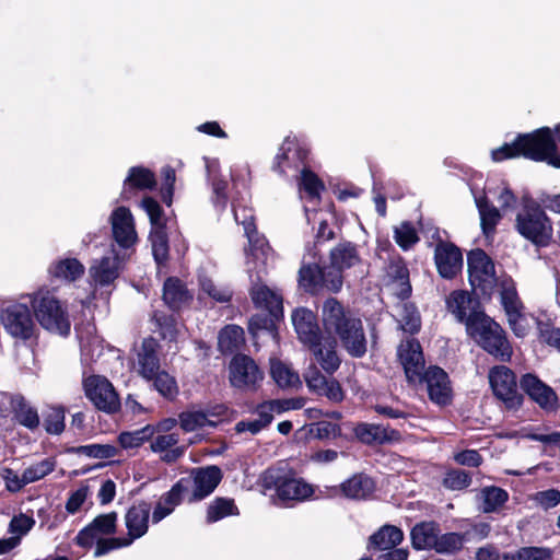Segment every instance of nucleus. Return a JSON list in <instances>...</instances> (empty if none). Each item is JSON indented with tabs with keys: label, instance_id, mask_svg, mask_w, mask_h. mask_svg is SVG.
<instances>
[{
	"label": "nucleus",
	"instance_id": "1",
	"mask_svg": "<svg viewBox=\"0 0 560 560\" xmlns=\"http://www.w3.org/2000/svg\"><path fill=\"white\" fill-rule=\"evenodd\" d=\"M322 323L328 335L338 337L349 355L362 358L366 353L362 320L337 299L329 298L323 303Z\"/></svg>",
	"mask_w": 560,
	"mask_h": 560
},
{
	"label": "nucleus",
	"instance_id": "2",
	"mask_svg": "<svg viewBox=\"0 0 560 560\" xmlns=\"http://www.w3.org/2000/svg\"><path fill=\"white\" fill-rule=\"evenodd\" d=\"M560 141V125L556 128ZM492 160L501 162L506 159L525 156L535 161H547L549 164L560 167V154H557V145L551 130L547 127L528 135L518 136L512 143H505L491 152Z\"/></svg>",
	"mask_w": 560,
	"mask_h": 560
},
{
	"label": "nucleus",
	"instance_id": "3",
	"mask_svg": "<svg viewBox=\"0 0 560 560\" xmlns=\"http://www.w3.org/2000/svg\"><path fill=\"white\" fill-rule=\"evenodd\" d=\"M516 231L538 247L550 244L553 235L552 223L540 205L526 200L515 220Z\"/></svg>",
	"mask_w": 560,
	"mask_h": 560
},
{
	"label": "nucleus",
	"instance_id": "4",
	"mask_svg": "<svg viewBox=\"0 0 560 560\" xmlns=\"http://www.w3.org/2000/svg\"><path fill=\"white\" fill-rule=\"evenodd\" d=\"M468 335L489 354L503 362L512 358V346L504 329L488 315L468 325Z\"/></svg>",
	"mask_w": 560,
	"mask_h": 560
},
{
	"label": "nucleus",
	"instance_id": "5",
	"mask_svg": "<svg viewBox=\"0 0 560 560\" xmlns=\"http://www.w3.org/2000/svg\"><path fill=\"white\" fill-rule=\"evenodd\" d=\"M31 303L34 315L43 328L61 336L70 332L71 325L67 310L51 292L38 290L31 295Z\"/></svg>",
	"mask_w": 560,
	"mask_h": 560
},
{
	"label": "nucleus",
	"instance_id": "6",
	"mask_svg": "<svg viewBox=\"0 0 560 560\" xmlns=\"http://www.w3.org/2000/svg\"><path fill=\"white\" fill-rule=\"evenodd\" d=\"M268 260L247 259V272L250 279V298L256 307L268 311L270 316L277 318L282 314V296L261 281V275L266 272Z\"/></svg>",
	"mask_w": 560,
	"mask_h": 560
},
{
	"label": "nucleus",
	"instance_id": "7",
	"mask_svg": "<svg viewBox=\"0 0 560 560\" xmlns=\"http://www.w3.org/2000/svg\"><path fill=\"white\" fill-rule=\"evenodd\" d=\"M0 320L4 330L14 339L26 341L35 335L34 315L25 303L13 302L2 307Z\"/></svg>",
	"mask_w": 560,
	"mask_h": 560
},
{
	"label": "nucleus",
	"instance_id": "8",
	"mask_svg": "<svg viewBox=\"0 0 560 560\" xmlns=\"http://www.w3.org/2000/svg\"><path fill=\"white\" fill-rule=\"evenodd\" d=\"M85 396L101 411L115 413L120 408V399L113 384L104 376L91 375L83 380Z\"/></svg>",
	"mask_w": 560,
	"mask_h": 560
},
{
	"label": "nucleus",
	"instance_id": "9",
	"mask_svg": "<svg viewBox=\"0 0 560 560\" xmlns=\"http://www.w3.org/2000/svg\"><path fill=\"white\" fill-rule=\"evenodd\" d=\"M232 206L234 219L237 223L243 225L245 235L248 238L249 248L246 254L247 259H261L265 264V261L269 260V258L272 256V253L265 237L259 236L256 231L252 210L247 209L246 207H241L235 202H233Z\"/></svg>",
	"mask_w": 560,
	"mask_h": 560
},
{
	"label": "nucleus",
	"instance_id": "10",
	"mask_svg": "<svg viewBox=\"0 0 560 560\" xmlns=\"http://www.w3.org/2000/svg\"><path fill=\"white\" fill-rule=\"evenodd\" d=\"M264 380V373L256 362L243 354L235 355L230 363V383L233 387L255 392Z\"/></svg>",
	"mask_w": 560,
	"mask_h": 560
},
{
	"label": "nucleus",
	"instance_id": "11",
	"mask_svg": "<svg viewBox=\"0 0 560 560\" xmlns=\"http://www.w3.org/2000/svg\"><path fill=\"white\" fill-rule=\"evenodd\" d=\"M489 382L493 394L506 407L516 408L522 405L523 397L517 392L516 376L511 369L505 365L493 366L489 372Z\"/></svg>",
	"mask_w": 560,
	"mask_h": 560
},
{
	"label": "nucleus",
	"instance_id": "12",
	"mask_svg": "<svg viewBox=\"0 0 560 560\" xmlns=\"http://www.w3.org/2000/svg\"><path fill=\"white\" fill-rule=\"evenodd\" d=\"M471 287L487 293L495 283V270L491 258L482 249H474L467 256Z\"/></svg>",
	"mask_w": 560,
	"mask_h": 560
},
{
	"label": "nucleus",
	"instance_id": "13",
	"mask_svg": "<svg viewBox=\"0 0 560 560\" xmlns=\"http://www.w3.org/2000/svg\"><path fill=\"white\" fill-rule=\"evenodd\" d=\"M520 386L545 412L553 413L559 410L560 402L557 393L537 375L524 374L520 380Z\"/></svg>",
	"mask_w": 560,
	"mask_h": 560
},
{
	"label": "nucleus",
	"instance_id": "14",
	"mask_svg": "<svg viewBox=\"0 0 560 560\" xmlns=\"http://www.w3.org/2000/svg\"><path fill=\"white\" fill-rule=\"evenodd\" d=\"M417 383L424 384L430 400L439 406H446L452 400V387L447 373L432 365L424 370Z\"/></svg>",
	"mask_w": 560,
	"mask_h": 560
},
{
	"label": "nucleus",
	"instance_id": "15",
	"mask_svg": "<svg viewBox=\"0 0 560 560\" xmlns=\"http://www.w3.org/2000/svg\"><path fill=\"white\" fill-rule=\"evenodd\" d=\"M191 482L188 492H185L186 501L194 503L210 495L222 479V471L218 466H207L191 470Z\"/></svg>",
	"mask_w": 560,
	"mask_h": 560
},
{
	"label": "nucleus",
	"instance_id": "16",
	"mask_svg": "<svg viewBox=\"0 0 560 560\" xmlns=\"http://www.w3.org/2000/svg\"><path fill=\"white\" fill-rule=\"evenodd\" d=\"M446 306L459 323H465L467 331L471 322H477L486 315L478 299L463 290L453 291L446 299Z\"/></svg>",
	"mask_w": 560,
	"mask_h": 560
},
{
	"label": "nucleus",
	"instance_id": "17",
	"mask_svg": "<svg viewBox=\"0 0 560 560\" xmlns=\"http://www.w3.org/2000/svg\"><path fill=\"white\" fill-rule=\"evenodd\" d=\"M113 237L121 248H131L137 240L135 220L131 211L126 207H117L110 214Z\"/></svg>",
	"mask_w": 560,
	"mask_h": 560
},
{
	"label": "nucleus",
	"instance_id": "18",
	"mask_svg": "<svg viewBox=\"0 0 560 560\" xmlns=\"http://www.w3.org/2000/svg\"><path fill=\"white\" fill-rule=\"evenodd\" d=\"M398 359L409 383L416 384L424 369V357L416 339H406L397 349Z\"/></svg>",
	"mask_w": 560,
	"mask_h": 560
},
{
	"label": "nucleus",
	"instance_id": "19",
	"mask_svg": "<svg viewBox=\"0 0 560 560\" xmlns=\"http://www.w3.org/2000/svg\"><path fill=\"white\" fill-rule=\"evenodd\" d=\"M265 480L276 486L277 494L283 501H304L314 493L313 486L303 479L285 478L281 480L276 476L275 470H268Z\"/></svg>",
	"mask_w": 560,
	"mask_h": 560
},
{
	"label": "nucleus",
	"instance_id": "20",
	"mask_svg": "<svg viewBox=\"0 0 560 560\" xmlns=\"http://www.w3.org/2000/svg\"><path fill=\"white\" fill-rule=\"evenodd\" d=\"M308 151L301 147L295 138L287 137L276 155L272 168L285 175L288 170L299 172L304 166Z\"/></svg>",
	"mask_w": 560,
	"mask_h": 560
},
{
	"label": "nucleus",
	"instance_id": "21",
	"mask_svg": "<svg viewBox=\"0 0 560 560\" xmlns=\"http://www.w3.org/2000/svg\"><path fill=\"white\" fill-rule=\"evenodd\" d=\"M116 523L117 513L101 514L78 533L75 541L81 547H91L102 536L114 534Z\"/></svg>",
	"mask_w": 560,
	"mask_h": 560
},
{
	"label": "nucleus",
	"instance_id": "22",
	"mask_svg": "<svg viewBox=\"0 0 560 560\" xmlns=\"http://www.w3.org/2000/svg\"><path fill=\"white\" fill-rule=\"evenodd\" d=\"M434 259L438 271L445 279H453L463 267V255L452 243L441 242L436 245Z\"/></svg>",
	"mask_w": 560,
	"mask_h": 560
},
{
	"label": "nucleus",
	"instance_id": "23",
	"mask_svg": "<svg viewBox=\"0 0 560 560\" xmlns=\"http://www.w3.org/2000/svg\"><path fill=\"white\" fill-rule=\"evenodd\" d=\"M120 268L121 260L113 247L107 255L93 261L90 267V277L95 285H109L118 278Z\"/></svg>",
	"mask_w": 560,
	"mask_h": 560
},
{
	"label": "nucleus",
	"instance_id": "24",
	"mask_svg": "<svg viewBox=\"0 0 560 560\" xmlns=\"http://www.w3.org/2000/svg\"><path fill=\"white\" fill-rule=\"evenodd\" d=\"M190 487L191 482L188 479H179L158 501L152 512V522L156 524L168 516L182 501L186 500L185 492H188Z\"/></svg>",
	"mask_w": 560,
	"mask_h": 560
},
{
	"label": "nucleus",
	"instance_id": "25",
	"mask_svg": "<svg viewBox=\"0 0 560 560\" xmlns=\"http://www.w3.org/2000/svg\"><path fill=\"white\" fill-rule=\"evenodd\" d=\"M151 505L145 501L133 504L125 515V524L128 529L127 539H131V544L144 536L149 528Z\"/></svg>",
	"mask_w": 560,
	"mask_h": 560
},
{
	"label": "nucleus",
	"instance_id": "26",
	"mask_svg": "<svg viewBox=\"0 0 560 560\" xmlns=\"http://www.w3.org/2000/svg\"><path fill=\"white\" fill-rule=\"evenodd\" d=\"M354 434L368 445L398 442L401 439L399 431L374 423H359L354 428Z\"/></svg>",
	"mask_w": 560,
	"mask_h": 560
},
{
	"label": "nucleus",
	"instance_id": "27",
	"mask_svg": "<svg viewBox=\"0 0 560 560\" xmlns=\"http://www.w3.org/2000/svg\"><path fill=\"white\" fill-rule=\"evenodd\" d=\"M292 323L301 342L308 348L316 343L323 336L315 323L313 312L306 308H298L292 314Z\"/></svg>",
	"mask_w": 560,
	"mask_h": 560
},
{
	"label": "nucleus",
	"instance_id": "28",
	"mask_svg": "<svg viewBox=\"0 0 560 560\" xmlns=\"http://www.w3.org/2000/svg\"><path fill=\"white\" fill-rule=\"evenodd\" d=\"M192 298V293L180 279L170 277L165 280L162 299L172 311H180L187 307Z\"/></svg>",
	"mask_w": 560,
	"mask_h": 560
},
{
	"label": "nucleus",
	"instance_id": "29",
	"mask_svg": "<svg viewBox=\"0 0 560 560\" xmlns=\"http://www.w3.org/2000/svg\"><path fill=\"white\" fill-rule=\"evenodd\" d=\"M336 347L337 343L335 339L322 337L316 343L308 348L316 362L328 374L335 373L341 363V359L337 353Z\"/></svg>",
	"mask_w": 560,
	"mask_h": 560
},
{
	"label": "nucleus",
	"instance_id": "30",
	"mask_svg": "<svg viewBox=\"0 0 560 560\" xmlns=\"http://www.w3.org/2000/svg\"><path fill=\"white\" fill-rule=\"evenodd\" d=\"M80 341L81 358L85 363L95 362L104 351L103 340L95 334V327L88 325L83 329H77Z\"/></svg>",
	"mask_w": 560,
	"mask_h": 560
},
{
	"label": "nucleus",
	"instance_id": "31",
	"mask_svg": "<svg viewBox=\"0 0 560 560\" xmlns=\"http://www.w3.org/2000/svg\"><path fill=\"white\" fill-rule=\"evenodd\" d=\"M160 359L151 340H144L138 353V372L145 380H152L160 372Z\"/></svg>",
	"mask_w": 560,
	"mask_h": 560
},
{
	"label": "nucleus",
	"instance_id": "32",
	"mask_svg": "<svg viewBox=\"0 0 560 560\" xmlns=\"http://www.w3.org/2000/svg\"><path fill=\"white\" fill-rule=\"evenodd\" d=\"M439 532L440 526L435 522H422L415 525L410 533L413 548L417 550L433 549Z\"/></svg>",
	"mask_w": 560,
	"mask_h": 560
},
{
	"label": "nucleus",
	"instance_id": "33",
	"mask_svg": "<svg viewBox=\"0 0 560 560\" xmlns=\"http://www.w3.org/2000/svg\"><path fill=\"white\" fill-rule=\"evenodd\" d=\"M475 202L480 215L482 233L486 237H490L494 234L502 215L499 209L491 205L485 196H475Z\"/></svg>",
	"mask_w": 560,
	"mask_h": 560
},
{
	"label": "nucleus",
	"instance_id": "34",
	"mask_svg": "<svg viewBox=\"0 0 560 560\" xmlns=\"http://www.w3.org/2000/svg\"><path fill=\"white\" fill-rule=\"evenodd\" d=\"M359 262L360 256L357 246L350 242L339 243L330 250V264L336 269H349Z\"/></svg>",
	"mask_w": 560,
	"mask_h": 560
},
{
	"label": "nucleus",
	"instance_id": "35",
	"mask_svg": "<svg viewBox=\"0 0 560 560\" xmlns=\"http://www.w3.org/2000/svg\"><path fill=\"white\" fill-rule=\"evenodd\" d=\"M375 489L373 479L364 474H357L341 483L342 493L350 499L368 498Z\"/></svg>",
	"mask_w": 560,
	"mask_h": 560
},
{
	"label": "nucleus",
	"instance_id": "36",
	"mask_svg": "<svg viewBox=\"0 0 560 560\" xmlns=\"http://www.w3.org/2000/svg\"><path fill=\"white\" fill-rule=\"evenodd\" d=\"M388 276L393 278L394 293L399 300H407L411 294L409 270L402 260H394L388 266Z\"/></svg>",
	"mask_w": 560,
	"mask_h": 560
},
{
	"label": "nucleus",
	"instance_id": "37",
	"mask_svg": "<svg viewBox=\"0 0 560 560\" xmlns=\"http://www.w3.org/2000/svg\"><path fill=\"white\" fill-rule=\"evenodd\" d=\"M299 287L305 292L317 294L323 290V268L317 264H303L299 270Z\"/></svg>",
	"mask_w": 560,
	"mask_h": 560
},
{
	"label": "nucleus",
	"instance_id": "38",
	"mask_svg": "<svg viewBox=\"0 0 560 560\" xmlns=\"http://www.w3.org/2000/svg\"><path fill=\"white\" fill-rule=\"evenodd\" d=\"M396 310L399 328L409 335L418 334L421 328V317L417 307L406 302V300H400L396 305Z\"/></svg>",
	"mask_w": 560,
	"mask_h": 560
},
{
	"label": "nucleus",
	"instance_id": "39",
	"mask_svg": "<svg viewBox=\"0 0 560 560\" xmlns=\"http://www.w3.org/2000/svg\"><path fill=\"white\" fill-rule=\"evenodd\" d=\"M404 539L402 530L394 525H384L370 537L371 545L378 550H389Z\"/></svg>",
	"mask_w": 560,
	"mask_h": 560
},
{
	"label": "nucleus",
	"instance_id": "40",
	"mask_svg": "<svg viewBox=\"0 0 560 560\" xmlns=\"http://www.w3.org/2000/svg\"><path fill=\"white\" fill-rule=\"evenodd\" d=\"M244 341V330L237 325H228L219 332L218 346L223 354L234 353L242 347Z\"/></svg>",
	"mask_w": 560,
	"mask_h": 560
},
{
	"label": "nucleus",
	"instance_id": "41",
	"mask_svg": "<svg viewBox=\"0 0 560 560\" xmlns=\"http://www.w3.org/2000/svg\"><path fill=\"white\" fill-rule=\"evenodd\" d=\"M12 410L16 421L23 427L34 430L39 425L37 410L26 402L24 397L14 396L11 400Z\"/></svg>",
	"mask_w": 560,
	"mask_h": 560
},
{
	"label": "nucleus",
	"instance_id": "42",
	"mask_svg": "<svg viewBox=\"0 0 560 560\" xmlns=\"http://www.w3.org/2000/svg\"><path fill=\"white\" fill-rule=\"evenodd\" d=\"M481 506L483 513L498 512L509 500V493L495 486L485 487L480 491Z\"/></svg>",
	"mask_w": 560,
	"mask_h": 560
},
{
	"label": "nucleus",
	"instance_id": "43",
	"mask_svg": "<svg viewBox=\"0 0 560 560\" xmlns=\"http://www.w3.org/2000/svg\"><path fill=\"white\" fill-rule=\"evenodd\" d=\"M178 421L185 432H194L217 425V421L210 419L208 413L200 410L183 411L178 416Z\"/></svg>",
	"mask_w": 560,
	"mask_h": 560
},
{
	"label": "nucleus",
	"instance_id": "44",
	"mask_svg": "<svg viewBox=\"0 0 560 560\" xmlns=\"http://www.w3.org/2000/svg\"><path fill=\"white\" fill-rule=\"evenodd\" d=\"M155 429L151 424H147L143 428L135 431H124L117 436V441L121 448L132 450L143 445L147 441L153 438Z\"/></svg>",
	"mask_w": 560,
	"mask_h": 560
},
{
	"label": "nucleus",
	"instance_id": "45",
	"mask_svg": "<svg viewBox=\"0 0 560 560\" xmlns=\"http://www.w3.org/2000/svg\"><path fill=\"white\" fill-rule=\"evenodd\" d=\"M49 272L57 279L75 281L84 273V266L75 258H66L52 265Z\"/></svg>",
	"mask_w": 560,
	"mask_h": 560
},
{
	"label": "nucleus",
	"instance_id": "46",
	"mask_svg": "<svg viewBox=\"0 0 560 560\" xmlns=\"http://www.w3.org/2000/svg\"><path fill=\"white\" fill-rule=\"evenodd\" d=\"M500 301L506 316L518 314V312L525 308L516 291L515 283L512 280L502 283Z\"/></svg>",
	"mask_w": 560,
	"mask_h": 560
},
{
	"label": "nucleus",
	"instance_id": "47",
	"mask_svg": "<svg viewBox=\"0 0 560 560\" xmlns=\"http://www.w3.org/2000/svg\"><path fill=\"white\" fill-rule=\"evenodd\" d=\"M124 184L122 195L125 196L130 188L151 189L155 185V177L150 170L136 166L130 168Z\"/></svg>",
	"mask_w": 560,
	"mask_h": 560
},
{
	"label": "nucleus",
	"instance_id": "48",
	"mask_svg": "<svg viewBox=\"0 0 560 560\" xmlns=\"http://www.w3.org/2000/svg\"><path fill=\"white\" fill-rule=\"evenodd\" d=\"M153 319L159 328V332L164 340L175 341L179 329L178 323L174 315H168L162 311L153 313Z\"/></svg>",
	"mask_w": 560,
	"mask_h": 560
},
{
	"label": "nucleus",
	"instance_id": "49",
	"mask_svg": "<svg viewBox=\"0 0 560 560\" xmlns=\"http://www.w3.org/2000/svg\"><path fill=\"white\" fill-rule=\"evenodd\" d=\"M465 537L459 533L441 534L440 530L433 550L442 555H452L462 549Z\"/></svg>",
	"mask_w": 560,
	"mask_h": 560
},
{
	"label": "nucleus",
	"instance_id": "50",
	"mask_svg": "<svg viewBox=\"0 0 560 560\" xmlns=\"http://www.w3.org/2000/svg\"><path fill=\"white\" fill-rule=\"evenodd\" d=\"M149 240L155 262L159 266L164 265L168 258V238L165 229L151 230Z\"/></svg>",
	"mask_w": 560,
	"mask_h": 560
},
{
	"label": "nucleus",
	"instance_id": "51",
	"mask_svg": "<svg viewBox=\"0 0 560 560\" xmlns=\"http://www.w3.org/2000/svg\"><path fill=\"white\" fill-rule=\"evenodd\" d=\"M270 373L273 381L282 388L292 387L300 383L299 375L281 361H271Z\"/></svg>",
	"mask_w": 560,
	"mask_h": 560
},
{
	"label": "nucleus",
	"instance_id": "52",
	"mask_svg": "<svg viewBox=\"0 0 560 560\" xmlns=\"http://www.w3.org/2000/svg\"><path fill=\"white\" fill-rule=\"evenodd\" d=\"M237 508L233 500L218 498L208 508L207 521L217 522L225 516L237 514Z\"/></svg>",
	"mask_w": 560,
	"mask_h": 560
},
{
	"label": "nucleus",
	"instance_id": "53",
	"mask_svg": "<svg viewBox=\"0 0 560 560\" xmlns=\"http://www.w3.org/2000/svg\"><path fill=\"white\" fill-rule=\"evenodd\" d=\"M394 240L402 250H408L419 242V236L412 223L405 221L394 229Z\"/></svg>",
	"mask_w": 560,
	"mask_h": 560
},
{
	"label": "nucleus",
	"instance_id": "54",
	"mask_svg": "<svg viewBox=\"0 0 560 560\" xmlns=\"http://www.w3.org/2000/svg\"><path fill=\"white\" fill-rule=\"evenodd\" d=\"M57 462L52 457H47L38 463L31 465L24 469V481L33 483L52 472L56 468Z\"/></svg>",
	"mask_w": 560,
	"mask_h": 560
},
{
	"label": "nucleus",
	"instance_id": "55",
	"mask_svg": "<svg viewBox=\"0 0 560 560\" xmlns=\"http://www.w3.org/2000/svg\"><path fill=\"white\" fill-rule=\"evenodd\" d=\"M154 388L166 399H174L178 394L176 380L165 371L158 372L151 380Z\"/></svg>",
	"mask_w": 560,
	"mask_h": 560
},
{
	"label": "nucleus",
	"instance_id": "56",
	"mask_svg": "<svg viewBox=\"0 0 560 560\" xmlns=\"http://www.w3.org/2000/svg\"><path fill=\"white\" fill-rule=\"evenodd\" d=\"M299 186L302 188L310 198L314 199L319 196V192L324 189L322 180L315 173L303 166L300 171Z\"/></svg>",
	"mask_w": 560,
	"mask_h": 560
},
{
	"label": "nucleus",
	"instance_id": "57",
	"mask_svg": "<svg viewBox=\"0 0 560 560\" xmlns=\"http://www.w3.org/2000/svg\"><path fill=\"white\" fill-rule=\"evenodd\" d=\"M142 208L149 215L151 230L165 229L166 220L164 217V212L156 200H154L151 197H145L142 200Z\"/></svg>",
	"mask_w": 560,
	"mask_h": 560
},
{
	"label": "nucleus",
	"instance_id": "58",
	"mask_svg": "<svg viewBox=\"0 0 560 560\" xmlns=\"http://www.w3.org/2000/svg\"><path fill=\"white\" fill-rule=\"evenodd\" d=\"M78 453L91 458L108 459L117 456L119 451L112 444H88L79 446Z\"/></svg>",
	"mask_w": 560,
	"mask_h": 560
},
{
	"label": "nucleus",
	"instance_id": "59",
	"mask_svg": "<svg viewBox=\"0 0 560 560\" xmlns=\"http://www.w3.org/2000/svg\"><path fill=\"white\" fill-rule=\"evenodd\" d=\"M44 427L49 434H60L65 430V410L62 407H52L44 419Z\"/></svg>",
	"mask_w": 560,
	"mask_h": 560
},
{
	"label": "nucleus",
	"instance_id": "60",
	"mask_svg": "<svg viewBox=\"0 0 560 560\" xmlns=\"http://www.w3.org/2000/svg\"><path fill=\"white\" fill-rule=\"evenodd\" d=\"M506 560H552V552L547 548L526 547L515 553L505 556Z\"/></svg>",
	"mask_w": 560,
	"mask_h": 560
},
{
	"label": "nucleus",
	"instance_id": "61",
	"mask_svg": "<svg viewBox=\"0 0 560 560\" xmlns=\"http://www.w3.org/2000/svg\"><path fill=\"white\" fill-rule=\"evenodd\" d=\"M471 483L469 472L462 469H451L445 474L443 485L451 490H463Z\"/></svg>",
	"mask_w": 560,
	"mask_h": 560
},
{
	"label": "nucleus",
	"instance_id": "62",
	"mask_svg": "<svg viewBox=\"0 0 560 560\" xmlns=\"http://www.w3.org/2000/svg\"><path fill=\"white\" fill-rule=\"evenodd\" d=\"M200 288L203 293L220 303L229 302L232 298L231 290L228 288L218 287L211 279L208 278H202L200 280Z\"/></svg>",
	"mask_w": 560,
	"mask_h": 560
},
{
	"label": "nucleus",
	"instance_id": "63",
	"mask_svg": "<svg viewBox=\"0 0 560 560\" xmlns=\"http://www.w3.org/2000/svg\"><path fill=\"white\" fill-rule=\"evenodd\" d=\"M96 541V549L94 552L95 557H101L106 553H108L112 550L128 547L131 545V539H127L126 537H118V538H106L102 539L98 538Z\"/></svg>",
	"mask_w": 560,
	"mask_h": 560
},
{
	"label": "nucleus",
	"instance_id": "64",
	"mask_svg": "<svg viewBox=\"0 0 560 560\" xmlns=\"http://www.w3.org/2000/svg\"><path fill=\"white\" fill-rule=\"evenodd\" d=\"M272 316L268 315H255L249 319L248 329L250 334L256 337L259 331L264 330L271 337L275 336V325L271 318Z\"/></svg>",
	"mask_w": 560,
	"mask_h": 560
}]
</instances>
